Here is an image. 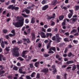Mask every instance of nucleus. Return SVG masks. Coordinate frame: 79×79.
<instances>
[{"label":"nucleus","mask_w":79,"mask_h":79,"mask_svg":"<svg viewBox=\"0 0 79 79\" xmlns=\"http://www.w3.org/2000/svg\"><path fill=\"white\" fill-rule=\"evenodd\" d=\"M20 19V18L19 17H17V19L19 22L16 23L14 22L13 23V25L15 26L16 27H22L24 24V19H23L22 20H19Z\"/></svg>","instance_id":"obj_1"},{"label":"nucleus","mask_w":79,"mask_h":79,"mask_svg":"<svg viewBox=\"0 0 79 79\" xmlns=\"http://www.w3.org/2000/svg\"><path fill=\"white\" fill-rule=\"evenodd\" d=\"M56 37L55 36H54L52 38V40H55V42L56 43H59L60 42V40H61L62 39L61 38L59 37V35L57 34L56 35Z\"/></svg>","instance_id":"obj_2"},{"label":"nucleus","mask_w":79,"mask_h":79,"mask_svg":"<svg viewBox=\"0 0 79 79\" xmlns=\"http://www.w3.org/2000/svg\"><path fill=\"white\" fill-rule=\"evenodd\" d=\"M18 50H19V48H14L13 51L14 53H13V55L14 56H18L19 55V52H18Z\"/></svg>","instance_id":"obj_3"},{"label":"nucleus","mask_w":79,"mask_h":79,"mask_svg":"<svg viewBox=\"0 0 79 79\" xmlns=\"http://www.w3.org/2000/svg\"><path fill=\"white\" fill-rule=\"evenodd\" d=\"M8 8L9 9H11V10H19V7H15L13 6V5H11L9 6Z\"/></svg>","instance_id":"obj_4"},{"label":"nucleus","mask_w":79,"mask_h":79,"mask_svg":"<svg viewBox=\"0 0 79 79\" xmlns=\"http://www.w3.org/2000/svg\"><path fill=\"white\" fill-rule=\"evenodd\" d=\"M27 53V51H23L22 54V56L24 58H27V56H25V55Z\"/></svg>","instance_id":"obj_5"},{"label":"nucleus","mask_w":79,"mask_h":79,"mask_svg":"<svg viewBox=\"0 0 79 79\" xmlns=\"http://www.w3.org/2000/svg\"><path fill=\"white\" fill-rule=\"evenodd\" d=\"M40 35L41 37L42 38H46V36H45V34L43 32H41L40 33Z\"/></svg>","instance_id":"obj_6"},{"label":"nucleus","mask_w":79,"mask_h":79,"mask_svg":"<svg viewBox=\"0 0 79 79\" xmlns=\"http://www.w3.org/2000/svg\"><path fill=\"white\" fill-rule=\"evenodd\" d=\"M1 41H2V43L1 44V46L2 48H4L5 47V44H4V42H3V40L2 39H0V42H1Z\"/></svg>","instance_id":"obj_7"},{"label":"nucleus","mask_w":79,"mask_h":79,"mask_svg":"<svg viewBox=\"0 0 79 79\" xmlns=\"http://www.w3.org/2000/svg\"><path fill=\"white\" fill-rule=\"evenodd\" d=\"M48 8V5H46L44 6L42 8V10H43L44 11H45L46 10L47 8Z\"/></svg>","instance_id":"obj_8"},{"label":"nucleus","mask_w":79,"mask_h":79,"mask_svg":"<svg viewBox=\"0 0 79 79\" xmlns=\"http://www.w3.org/2000/svg\"><path fill=\"white\" fill-rule=\"evenodd\" d=\"M50 36V38H51L52 35V33H46V35H45L46 37L48 38Z\"/></svg>","instance_id":"obj_9"},{"label":"nucleus","mask_w":79,"mask_h":79,"mask_svg":"<svg viewBox=\"0 0 79 79\" xmlns=\"http://www.w3.org/2000/svg\"><path fill=\"white\" fill-rule=\"evenodd\" d=\"M41 72H43L44 73H47L48 71V69H44L41 70Z\"/></svg>","instance_id":"obj_10"},{"label":"nucleus","mask_w":79,"mask_h":79,"mask_svg":"<svg viewBox=\"0 0 79 79\" xmlns=\"http://www.w3.org/2000/svg\"><path fill=\"white\" fill-rule=\"evenodd\" d=\"M19 73H20V74H25L26 73V72H22V69H19Z\"/></svg>","instance_id":"obj_11"},{"label":"nucleus","mask_w":79,"mask_h":79,"mask_svg":"<svg viewBox=\"0 0 79 79\" xmlns=\"http://www.w3.org/2000/svg\"><path fill=\"white\" fill-rule=\"evenodd\" d=\"M74 63L73 61H69L66 63V64H72Z\"/></svg>","instance_id":"obj_12"},{"label":"nucleus","mask_w":79,"mask_h":79,"mask_svg":"<svg viewBox=\"0 0 79 79\" xmlns=\"http://www.w3.org/2000/svg\"><path fill=\"white\" fill-rule=\"evenodd\" d=\"M39 64H40L39 62H37L35 64V67H39Z\"/></svg>","instance_id":"obj_13"},{"label":"nucleus","mask_w":79,"mask_h":79,"mask_svg":"<svg viewBox=\"0 0 79 79\" xmlns=\"http://www.w3.org/2000/svg\"><path fill=\"white\" fill-rule=\"evenodd\" d=\"M70 20H72V22L73 23H74L76 21V19L72 18L70 19Z\"/></svg>","instance_id":"obj_14"},{"label":"nucleus","mask_w":79,"mask_h":79,"mask_svg":"<svg viewBox=\"0 0 79 79\" xmlns=\"http://www.w3.org/2000/svg\"><path fill=\"white\" fill-rule=\"evenodd\" d=\"M49 50H52L53 51H54V52H56V48L55 47H51Z\"/></svg>","instance_id":"obj_15"},{"label":"nucleus","mask_w":79,"mask_h":79,"mask_svg":"<svg viewBox=\"0 0 79 79\" xmlns=\"http://www.w3.org/2000/svg\"><path fill=\"white\" fill-rule=\"evenodd\" d=\"M34 23H35V18L33 17L31 19V23L33 24Z\"/></svg>","instance_id":"obj_16"},{"label":"nucleus","mask_w":79,"mask_h":79,"mask_svg":"<svg viewBox=\"0 0 79 79\" xmlns=\"http://www.w3.org/2000/svg\"><path fill=\"white\" fill-rule=\"evenodd\" d=\"M48 0H43L42 2H41V3L42 4V5H44V4H45V3L47 2Z\"/></svg>","instance_id":"obj_17"},{"label":"nucleus","mask_w":79,"mask_h":79,"mask_svg":"<svg viewBox=\"0 0 79 79\" xmlns=\"http://www.w3.org/2000/svg\"><path fill=\"white\" fill-rule=\"evenodd\" d=\"M64 19V16L63 15H61L59 17V19L60 21H61L62 20H63V19Z\"/></svg>","instance_id":"obj_18"},{"label":"nucleus","mask_w":79,"mask_h":79,"mask_svg":"<svg viewBox=\"0 0 79 79\" xmlns=\"http://www.w3.org/2000/svg\"><path fill=\"white\" fill-rule=\"evenodd\" d=\"M52 68H54V70L53 71V73H55L56 72V69H55V65H52Z\"/></svg>","instance_id":"obj_19"},{"label":"nucleus","mask_w":79,"mask_h":79,"mask_svg":"<svg viewBox=\"0 0 79 79\" xmlns=\"http://www.w3.org/2000/svg\"><path fill=\"white\" fill-rule=\"evenodd\" d=\"M35 75V72H33L31 75V77H34Z\"/></svg>","instance_id":"obj_20"},{"label":"nucleus","mask_w":79,"mask_h":79,"mask_svg":"<svg viewBox=\"0 0 79 79\" xmlns=\"http://www.w3.org/2000/svg\"><path fill=\"white\" fill-rule=\"evenodd\" d=\"M68 17L69 19H70L73 16V14H71V13H69L68 15Z\"/></svg>","instance_id":"obj_21"},{"label":"nucleus","mask_w":79,"mask_h":79,"mask_svg":"<svg viewBox=\"0 0 79 79\" xmlns=\"http://www.w3.org/2000/svg\"><path fill=\"white\" fill-rule=\"evenodd\" d=\"M22 15L25 18H26V17H28V16H29V15H26L24 14H22Z\"/></svg>","instance_id":"obj_22"},{"label":"nucleus","mask_w":79,"mask_h":79,"mask_svg":"<svg viewBox=\"0 0 79 79\" xmlns=\"http://www.w3.org/2000/svg\"><path fill=\"white\" fill-rule=\"evenodd\" d=\"M25 12L27 14H29V13H30V10H28V9H26L25 10Z\"/></svg>","instance_id":"obj_23"},{"label":"nucleus","mask_w":79,"mask_h":79,"mask_svg":"<svg viewBox=\"0 0 79 79\" xmlns=\"http://www.w3.org/2000/svg\"><path fill=\"white\" fill-rule=\"evenodd\" d=\"M52 19V16H47V19L48 20H49V19Z\"/></svg>","instance_id":"obj_24"},{"label":"nucleus","mask_w":79,"mask_h":79,"mask_svg":"<svg viewBox=\"0 0 79 79\" xmlns=\"http://www.w3.org/2000/svg\"><path fill=\"white\" fill-rule=\"evenodd\" d=\"M79 9V6H75V10H76V11H77V10H78Z\"/></svg>","instance_id":"obj_25"},{"label":"nucleus","mask_w":79,"mask_h":79,"mask_svg":"<svg viewBox=\"0 0 79 79\" xmlns=\"http://www.w3.org/2000/svg\"><path fill=\"white\" fill-rule=\"evenodd\" d=\"M17 59L18 60H20V61H24V59H23L21 57H19Z\"/></svg>","instance_id":"obj_26"},{"label":"nucleus","mask_w":79,"mask_h":79,"mask_svg":"<svg viewBox=\"0 0 79 79\" xmlns=\"http://www.w3.org/2000/svg\"><path fill=\"white\" fill-rule=\"evenodd\" d=\"M31 57L29 56H28V59H27L26 60V61H27V62H28L29 60H31Z\"/></svg>","instance_id":"obj_27"},{"label":"nucleus","mask_w":79,"mask_h":79,"mask_svg":"<svg viewBox=\"0 0 79 79\" xmlns=\"http://www.w3.org/2000/svg\"><path fill=\"white\" fill-rule=\"evenodd\" d=\"M3 57V55L2 54H0V61H2V58Z\"/></svg>","instance_id":"obj_28"},{"label":"nucleus","mask_w":79,"mask_h":79,"mask_svg":"<svg viewBox=\"0 0 79 79\" xmlns=\"http://www.w3.org/2000/svg\"><path fill=\"white\" fill-rule=\"evenodd\" d=\"M56 1H53L52 3V5H56Z\"/></svg>","instance_id":"obj_29"},{"label":"nucleus","mask_w":79,"mask_h":79,"mask_svg":"<svg viewBox=\"0 0 79 79\" xmlns=\"http://www.w3.org/2000/svg\"><path fill=\"white\" fill-rule=\"evenodd\" d=\"M77 32V30L76 29H73L71 31V33H73V32Z\"/></svg>","instance_id":"obj_30"},{"label":"nucleus","mask_w":79,"mask_h":79,"mask_svg":"<svg viewBox=\"0 0 79 79\" xmlns=\"http://www.w3.org/2000/svg\"><path fill=\"white\" fill-rule=\"evenodd\" d=\"M11 33L13 34H14V35H16V33H15V30H12L11 31Z\"/></svg>","instance_id":"obj_31"},{"label":"nucleus","mask_w":79,"mask_h":79,"mask_svg":"<svg viewBox=\"0 0 79 79\" xmlns=\"http://www.w3.org/2000/svg\"><path fill=\"white\" fill-rule=\"evenodd\" d=\"M13 69H14V70H15V71H18V68L16 66H14L13 68Z\"/></svg>","instance_id":"obj_32"},{"label":"nucleus","mask_w":79,"mask_h":79,"mask_svg":"<svg viewBox=\"0 0 79 79\" xmlns=\"http://www.w3.org/2000/svg\"><path fill=\"white\" fill-rule=\"evenodd\" d=\"M51 31H52V29H51L50 28H48L47 29V32H51Z\"/></svg>","instance_id":"obj_33"},{"label":"nucleus","mask_w":79,"mask_h":79,"mask_svg":"<svg viewBox=\"0 0 79 79\" xmlns=\"http://www.w3.org/2000/svg\"><path fill=\"white\" fill-rule=\"evenodd\" d=\"M9 35L10 37H14L15 35L13 34H9Z\"/></svg>","instance_id":"obj_34"},{"label":"nucleus","mask_w":79,"mask_h":79,"mask_svg":"<svg viewBox=\"0 0 79 79\" xmlns=\"http://www.w3.org/2000/svg\"><path fill=\"white\" fill-rule=\"evenodd\" d=\"M36 78L37 79H39V78H40V74H39L38 73L37 74V76H36Z\"/></svg>","instance_id":"obj_35"},{"label":"nucleus","mask_w":79,"mask_h":79,"mask_svg":"<svg viewBox=\"0 0 79 79\" xmlns=\"http://www.w3.org/2000/svg\"><path fill=\"white\" fill-rule=\"evenodd\" d=\"M64 40L65 41V42H68V41H69L68 38H65V39H64Z\"/></svg>","instance_id":"obj_36"},{"label":"nucleus","mask_w":79,"mask_h":79,"mask_svg":"<svg viewBox=\"0 0 79 79\" xmlns=\"http://www.w3.org/2000/svg\"><path fill=\"white\" fill-rule=\"evenodd\" d=\"M49 51L48 52V53H53L54 52L53 51L51 50H49Z\"/></svg>","instance_id":"obj_37"},{"label":"nucleus","mask_w":79,"mask_h":79,"mask_svg":"<svg viewBox=\"0 0 79 79\" xmlns=\"http://www.w3.org/2000/svg\"><path fill=\"white\" fill-rule=\"evenodd\" d=\"M3 32H4V33H6V32H7V30L5 29L3 30Z\"/></svg>","instance_id":"obj_38"},{"label":"nucleus","mask_w":79,"mask_h":79,"mask_svg":"<svg viewBox=\"0 0 79 79\" xmlns=\"http://www.w3.org/2000/svg\"><path fill=\"white\" fill-rule=\"evenodd\" d=\"M25 22L27 24V23H28L29 22V20H28V19H26L25 21Z\"/></svg>","instance_id":"obj_39"},{"label":"nucleus","mask_w":79,"mask_h":79,"mask_svg":"<svg viewBox=\"0 0 79 79\" xmlns=\"http://www.w3.org/2000/svg\"><path fill=\"white\" fill-rule=\"evenodd\" d=\"M60 32H63V33H64V32H65V31L63 30L62 29H60Z\"/></svg>","instance_id":"obj_40"},{"label":"nucleus","mask_w":79,"mask_h":79,"mask_svg":"<svg viewBox=\"0 0 79 79\" xmlns=\"http://www.w3.org/2000/svg\"><path fill=\"white\" fill-rule=\"evenodd\" d=\"M49 54H44V56L45 57H48V56H49Z\"/></svg>","instance_id":"obj_41"},{"label":"nucleus","mask_w":79,"mask_h":79,"mask_svg":"<svg viewBox=\"0 0 79 79\" xmlns=\"http://www.w3.org/2000/svg\"><path fill=\"white\" fill-rule=\"evenodd\" d=\"M54 31L55 32H56L58 31V29L56 28H55L54 29Z\"/></svg>","instance_id":"obj_42"},{"label":"nucleus","mask_w":79,"mask_h":79,"mask_svg":"<svg viewBox=\"0 0 79 79\" xmlns=\"http://www.w3.org/2000/svg\"><path fill=\"white\" fill-rule=\"evenodd\" d=\"M69 11H70V13H71L72 15H73V10H69Z\"/></svg>","instance_id":"obj_43"},{"label":"nucleus","mask_w":79,"mask_h":79,"mask_svg":"<svg viewBox=\"0 0 79 79\" xmlns=\"http://www.w3.org/2000/svg\"><path fill=\"white\" fill-rule=\"evenodd\" d=\"M64 22L62 23V26H64V25H65V24H66V23H65V20H64Z\"/></svg>","instance_id":"obj_44"},{"label":"nucleus","mask_w":79,"mask_h":79,"mask_svg":"<svg viewBox=\"0 0 79 79\" xmlns=\"http://www.w3.org/2000/svg\"><path fill=\"white\" fill-rule=\"evenodd\" d=\"M49 42V41H48V40H45L44 41V43H45L46 44H47V43H48V42Z\"/></svg>","instance_id":"obj_45"},{"label":"nucleus","mask_w":79,"mask_h":79,"mask_svg":"<svg viewBox=\"0 0 79 79\" xmlns=\"http://www.w3.org/2000/svg\"><path fill=\"white\" fill-rule=\"evenodd\" d=\"M73 42H74V43H75V44H77V42H78L77 40H73Z\"/></svg>","instance_id":"obj_46"},{"label":"nucleus","mask_w":79,"mask_h":79,"mask_svg":"<svg viewBox=\"0 0 79 79\" xmlns=\"http://www.w3.org/2000/svg\"><path fill=\"white\" fill-rule=\"evenodd\" d=\"M76 66H73V69H72V70L74 71V70H75V69H76Z\"/></svg>","instance_id":"obj_47"},{"label":"nucleus","mask_w":79,"mask_h":79,"mask_svg":"<svg viewBox=\"0 0 79 79\" xmlns=\"http://www.w3.org/2000/svg\"><path fill=\"white\" fill-rule=\"evenodd\" d=\"M29 65L31 68H33V64H30Z\"/></svg>","instance_id":"obj_48"},{"label":"nucleus","mask_w":79,"mask_h":79,"mask_svg":"<svg viewBox=\"0 0 79 79\" xmlns=\"http://www.w3.org/2000/svg\"><path fill=\"white\" fill-rule=\"evenodd\" d=\"M23 42V41H22V40H20V41H18L17 44H21Z\"/></svg>","instance_id":"obj_49"},{"label":"nucleus","mask_w":79,"mask_h":79,"mask_svg":"<svg viewBox=\"0 0 79 79\" xmlns=\"http://www.w3.org/2000/svg\"><path fill=\"white\" fill-rule=\"evenodd\" d=\"M61 8H62V9H64L65 10H67V7H65V6H64L63 7H61Z\"/></svg>","instance_id":"obj_50"},{"label":"nucleus","mask_w":79,"mask_h":79,"mask_svg":"<svg viewBox=\"0 0 79 79\" xmlns=\"http://www.w3.org/2000/svg\"><path fill=\"white\" fill-rule=\"evenodd\" d=\"M16 42V40H13L12 41V43L13 44H15Z\"/></svg>","instance_id":"obj_51"},{"label":"nucleus","mask_w":79,"mask_h":79,"mask_svg":"<svg viewBox=\"0 0 79 79\" xmlns=\"http://www.w3.org/2000/svg\"><path fill=\"white\" fill-rule=\"evenodd\" d=\"M26 79H31V77L29 76H27L26 77Z\"/></svg>","instance_id":"obj_52"},{"label":"nucleus","mask_w":79,"mask_h":79,"mask_svg":"<svg viewBox=\"0 0 79 79\" xmlns=\"http://www.w3.org/2000/svg\"><path fill=\"white\" fill-rule=\"evenodd\" d=\"M60 57V56L58 54L56 55V58L58 59Z\"/></svg>","instance_id":"obj_53"},{"label":"nucleus","mask_w":79,"mask_h":79,"mask_svg":"<svg viewBox=\"0 0 79 79\" xmlns=\"http://www.w3.org/2000/svg\"><path fill=\"white\" fill-rule=\"evenodd\" d=\"M42 31L43 32H46L45 29H44V27L42 28Z\"/></svg>","instance_id":"obj_54"},{"label":"nucleus","mask_w":79,"mask_h":79,"mask_svg":"<svg viewBox=\"0 0 79 79\" xmlns=\"http://www.w3.org/2000/svg\"><path fill=\"white\" fill-rule=\"evenodd\" d=\"M5 49L7 51V52H9V51H10V49H9L8 48H7V47H6V48Z\"/></svg>","instance_id":"obj_55"},{"label":"nucleus","mask_w":79,"mask_h":79,"mask_svg":"<svg viewBox=\"0 0 79 79\" xmlns=\"http://www.w3.org/2000/svg\"><path fill=\"white\" fill-rule=\"evenodd\" d=\"M17 65L18 66H21V64L19 62H18L17 63Z\"/></svg>","instance_id":"obj_56"},{"label":"nucleus","mask_w":79,"mask_h":79,"mask_svg":"<svg viewBox=\"0 0 79 79\" xmlns=\"http://www.w3.org/2000/svg\"><path fill=\"white\" fill-rule=\"evenodd\" d=\"M71 55H72V53H70L68 54V56L69 57H70Z\"/></svg>","instance_id":"obj_57"},{"label":"nucleus","mask_w":79,"mask_h":79,"mask_svg":"<svg viewBox=\"0 0 79 79\" xmlns=\"http://www.w3.org/2000/svg\"><path fill=\"white\" fill-rule=\"evenodd\" d=\"M11 3H15L16 2L15 0H12L11 1Z\"/></svg>","instance_id":"obj_58"},{"label":"nucleus","mask_w":79,"mask_h":79,"mask_svg":"<svg viewBox=\"0 0 79 79\" xmlns=\"http://www.w3.org/2000/svg\"><path fill=\"white\" fill-rule=\"evenodd\" d=\"M26 41L27 43H29V42H30V40H29V39H27Z\"/></svg>","instance_id":"obj_59"},{"label":"nucleus","mask_w":79,"mask_h":79,"mask_svg":"<svg viewBox=\"0 0 79 79\" xmlns=\"http://www.w3.org/2000/svg\"><path fill=\"white\" fill-rule=\"evenodd\" d=\"M30 29H28L27 30V33H28V34H30Z\"/></svg>","instance_id":"obj_60"},{"label":"nucleus","mask_w":79,"mask_h":79,"mask_svg":"<svg viewBox=\"0 0 79 79\" xmlns=\"http://www.w3.org/2000/svg\"><path fill=\"white\" fill-rule=\"evenodd\" d=\"M67 51H68V48H65V49L64 51V53H66L67 52Z\"/></svg>","instance_id":"obj_61"},{"label":"nucleus","mask_w":79,"mask_h":79,"mask_svg":"<svg viewBox=\"0 0 79 79\" xmlns=\"http://www.w3.org/2000/svg\"><path fill=\"white\" fill-rule=\"evenodd\" d=\"M55 14H53L52 16V18H55Z\"/></svg>","instance_id":"obj_62"},{"label":"nucleus","mask_w":79,"mask_h":79,"mask_svg":"<svg viewBox=\"0 0 79 79\" xmlns=\"http://www.w3.org/2000/svg\"><path fill=\"white\" fill-rule=\"evenodd\" d=\"M4 43L6 45H8V43L7 41H5L4 42Z\"/></svg>","instance_id":"obj_63"},{"label":"nucleus","mask_w":79,"mask_h":79,"mask_svg":"<svg viewBox=\"0 0 79 79\" xmlns=\"http://www.w3.org/2000/svg\"><path fill=\"white\" fill-rule=\"evenodd\" d=\"M66 65H63L61 67L62 68H66Z\"/></svg>","instance_id":"obj_64"}]
</instances>
